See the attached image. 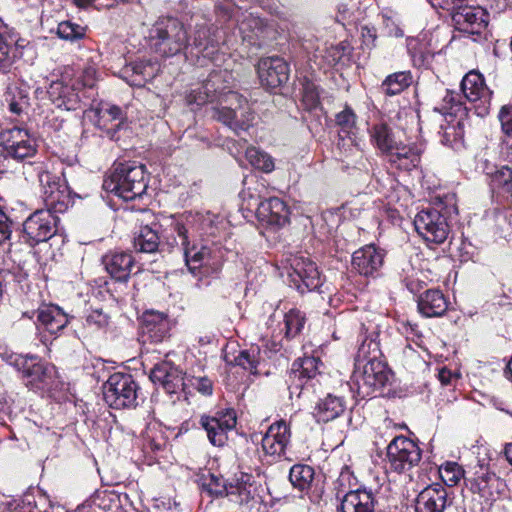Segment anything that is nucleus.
I'll use <instances>...</instances> for the list:
<instances>
[{"mask_svg":"<svg viewBox=\"0 0 512 512\" xmlns=\"http://www.w3.org/2000/svg\"><path fill=\"white\" fill-rule=\"evenodd\" d=\"M439 474L445 485L453 487L463 476L462 468L454 462H448L439 469Z\"/></svg>","mask_w":512,"mask_h":512,"instance_id":"6e6d98bb","label":"nucleus"},{"mask_svg":"<svg viewBox=\"0 0 512 512\" xmlns=\"http://www.w3.org/2000/svg\"><path fill=\"white\" fill-rule=\"evenodd\" d=\"M291 432L283 420L273 423L262 437L261 446L268 463L287 459L286 450L290 443Z\"/></svg>","mask_w":512,"mask_h":512,"instance_id":"dca6fc26","label":"nucleus"},{"mask_svg":"<svg viewBox=\"0 0 512 512\" xmlns=\"http://www.w3.org/2000/svg\"><path fill=\"white\" fill-rule=\"evenodd\" d=\"M55 214L58 213L48 208L37 210L24 221V239L29 245L45 242L57 232L59 219Z\"/></svg>","mask_w":512,"mask_h":512,"instance_id":"9b49d317","label":"nucleus"},{"mask_svg":"<svg viewBox=\"0 0 512 512\" xmlns=\"http://www.w3.org/2000/svg\"><path fill=\"white\" fill-rule=\"evenodd\" d=\"M150 379L155 384L161 385L168 393H176L185 390L186 374L170 362L155 364L150 372Z\"/></svg>","mask_w":512,"mask_h":512,"instance_id":"a878e982","label":"nucleus"},{"mask_svg":"<svg viewBox=\"0 0 512 512\" xmlns=\"http://www.w3.org/2000/svg\"><path fill=\"white\" fill-rule=\"evenodd\" d=\"M418 310L425 317H440L448 309V301L444 294L437 289L427 290L418 301Z\"/></svg>","mask_w":512,"mask_h":512,"instance_id":"473e14b6","label":"nucleus"},{"mask_svg":"<svg viewBox=\"0 0 512 512\" xmlns=\"http://www.w3.org/2000/svg\"><path fill=\"white\" fill-rule=\"evenodd\" d=\"M386 466L392 472L403 474L421 460V450L411 439L396 436L386 448Z\"/></svg>","mask_w":512,"mask_h":512,"instance_id":"6e6552de","label":"nucleus"},{"mask_svg":"<svg viewBox=\"0 0 512 512\" xmlns=\"http://www.w3.org/2000/svg\"><path fill=\"white\" fill-rule=\"evenodd\" d=\"M24 315H27L29 318L36 317L39 325L51 334L58 333L69 322L68 316L56 305H45L36 311H32L31 315H28L27 312Z\"/></svg>","mask_w":512,"mask_h":512,"instance_id":"c756f323","label":"nucleus"},{"mask_svg":"<svg viewBox=\"0 0 512 512\" xmlns=\"http://www.w3.org/2000/svg\"><path fill=\"white\" fill-rule=\"evenodd\" d=\"M246 158L256 169L269 173L274 169V162L270 155L255 147H249L246 150Z\"/></svg>","mask_w":512,"mask_h":512,"instance_id":"09e8293b","label":"nucleus"},{"mask_svg":"<svg viewBox=\"0 0 512 512\" xmlns=\"http://www.w3.org/2000/svg\"><path fill=\"white\" fill-rule=\"evenodd\" d=\"M225 359L227 362L234 363L252 374L258 373V366L263 360L260 347L257 345H252L248 349L240 350L233 359H230V357L226 355Z\"/></svg>","mask_w":512,"mask_h":512,"instance_id":"58836bf2","label":"nucleus"},{"mask_svg":"<svg viewBox=\"0 0 512 512\" xmlns=\"http://www.w3.org/2000/svg\"><path fill=\"white\" fill-rule=\"evenodd\" d=\"M491 181L495 188L502 189L507 193L511 192L512 169L508 166H501L491 173Z\"/></svg>","mask_w":512,"mask_h":512,"instance_id":"5fc2aeb1","label":"nucleus"},{"mask_svg":"<svg viewBox=\"0 0 512 512\" xmlns=\"http://www.w3.org/2000/svg\"><path fill=\"white\" fill-rule=\"evenodd\" d=\"M192 226L175 223L174 232L179 240L178 244L183 249L185 265L188 271L198 280L209 274L210 267L214 272L220 269V261L213 251L207 246L200 248L194 243Z\"/></svg>","mask_w":512,"mask_h":512,"instance_id":"7ed1b4c3","label":"nucleus"},{"mask_svg":"<svg viewBox=\"0 0 512 512\" xmlns=\"http://www.w3.org/2000/svg\"><path fill=\"white\" fill-rule=\"evenodd\" d=\"M376 499L371 489L357 488L347 492L341 501L342 512H374Z\"/></svg>","mask_w":512,"mask_h":512,"instance_id":"7c9ffc66","label":"nucleus"},{"mask_svg":"<svg viewBox=\"0 0 512 512\" xmlns=\"http://www.w3.org/2000/svg\"><path fill=\"white\" fill-rule=\"evenodd\" d=\"M221 38V31L218 28L197 24L189 48L196 50L203 58L217 62Z\"/></svg>","mask_w":512,"mask_h":512,"instance_id":"412c9836","label":"nucleus"},{"mask_svg":"<svg viewBox=\"0 0 512 512\" xmlns=\"http://www.w3.org/2000/svg\"><path fill=\"white\" fill-rule=\"evenodd\" d=\"M442 109L449 115L462 116L464 110L462 95L456 91L447 90L443 97Z\"/></svg>","mask_w":512,"mask_h":512,"instance_id":"864d4df0","label":"nucleus"},{"mask_svg":"<svg viewBox=\"0 0 512 512\" xmlns=\"http://www.w3.org/2000/svg\"><path fill=\"white\" fill-rule=\"evenodd\" d=\"M302 48L310 62L318 69H327L335 66L345 55V46L340 43L327 46L318 39L309 38L302 42Z\"/></svg>","mask_w":512,"mask_h":512,"instance_id":"6ab92c4d","label":"nucleus"},{"mask_svg":"<svg viewBox=\"0 0 512 512\" xmlns=\"http://www.w3.org/2000/svg\"><path fill=\"white\" fill-rule=\"evenodd\" d=\"M370 138L373 145L386 156L392 149H395L397 141L395 140L392 129L384 123L376 124L370 129Z\"/></svg>","mask_w":512,"mask_h":512,"instance_id":"ea45409f","label":"nucleus"},{"mask_svg":"<svg viewBox=\"0 0 512 512\" xmlns=\"http://www.w3.org/2000/svg\"><path fill=\"white\" fill-rule=\"evenodd\" d=\"M98 78V71L96 67L93 65H87L82 70L78 83H81L85 88H94Z\"/></svg>","mask_w":512,"mask_h":512,"instance_id":"e2e57ef3","label":"nucleus"},{"mask_svg":"<svg viewBox=\"0 0 512 512\" xmlns=\"http://www.w3.org/2000/svg\"><path fill=\"white\" fill-rule=\"evenodd\" d=\"M12 221L0 209V244L10 239L12 233Z\"/></svg>","mask_w":512,"mask_h":512,"instance_id":"338daca9","label":"nucleus"},{"mask_svg":"<svg viewBox=\"0 0 512 512\" xmlns=\"http://www.w3.org/2000/svg\"><path fill=\"white\" fill-rule=\"evenodd\" d=\"M249 479L248 475H243L241 482H237L235 485L229 484L224 486L226 496L240 505L249 503L254 498V494L251 491L252 485L248 484Z\"/></svg>","mask_w":512,"mask_h":512,"instance_id":"c03bdc74","label":"nucleus"},{"mask_svg":"<svg viewBox=\"0 0 512 512\" xmlns=\"http://www.w3.org/2000/svg\"><path fill=\"white\" fill-rule=\"evenodd\" d=\"M358 10V2L341 3L338 5V17L340 21L354 20V14Z\"/></svg>","mask_w":512,"mask_h":512,"instance_id":"69168bd1","label":"nucleus"},{"mask_svg":"<svg viewBox=\"0 0 512 512\" xmlns=\"http://www.w3.org/2000/svg\"><path fill=\"white\" fill-rule=\"evenodd\" d=\"M414 226L418 234L427 242L443 243L449 234L447 219L436 209H425L417 213Z\"/></svg>","mask_w":512,"mask_h":512,"instance_id":"2eb2a0df","label":"nucleus"},{"mask_svg":"<svg viewBox=\"0 0 512 512\" xmlns=\"http://www.w3.org/2000/svg\"><path fill=\"white\" fill-rule=\"evenodd\" d=\"M320 360L315 357H304L293 362L288 379L290 396L300 397L302 391L309 386L319 375Z\"/></svg>","mask_w":512,"mask_h":512,"instance_id":"a211bd4d","label":"nucleus"},{"mask_svg":"<svg viewBox=\"0 0 512 512\" xmlns=\"http://www.w3.org/2000/svg\"><path fill=\"white\" fill-rule=\"evenodd\" d=\"M212 117L236 134L247 131L253 124L254 113L249 102L238 92L227 90L219 106L213 108Z\"/></svg>","mask_w":512,"mask_h":512,"instance_id":"20e7f679","label":"nucleus"},{"mask_svg":"<svg viewBox=\"0 0 512 512\" xmlns=\"http://www.w3.org/2000/svg\"><path fill=\"white\" fill-rule=\"evenodd\" d=\"M314 469L306 464L293 465L289 472L291 484L298 490L308 491L314 479Z\"/></svg>","mask_w":512,"mask_h":512,"instance_id":"37998d69","label":"nucleus"},{"mask_svg":"<svg viewBox=\"0 0 512 512\" xmlns=\"http://www.w3.org/2000/svg\"><path fill=\"white\" fill-rule=\"evenodd\" d=\"M230 78L227 70L213 71L201 85L190 91L187 95L188 104L202 106L215 101L220 104L223 93L229 89Z\"/></svg>","mask_w":512,"mask_h":512,"instance_id":"ddd939ff","label":"nucleus"},{"mask_svg":"<svg viewBox=\"0 0 512 512\" xmlns=\"http://www.w3.org/2000/svg\"><path fill=\"white\" fill-rule=\"evenodd\" d=\"M385 252L375 245H366L352 255V268L363 276L376 275L384 264Z\"/></svg>","mask_w":512,"mask_h":512,"instance_id":"5701e85b","label":"nucleus"},{"mask_svg":"<svg viewBox=\"0 0 512 512\" xmlns=\"http://www.w3.org/2000/svg\"><path fill=\"white\" fill-rule=\"evenodd\" d=\"M500 484V478L483 465H479L474 473L472 489L474 492L485 496L490 493L491 488Z\"/></svg>","mask_w":512,"mask_h":512,"instance_id":"79ce46f5","label":"nucleus"},{"mask_svg":"<svg viewBox=\"0 0 512 512\" xmlns=\"http://www.w3.org/2000/svg\"><path fill=\"white\" fill-rule=\"evenodd\" d=\"M199 423L206 431L209 442L222 447L228 440V432L236 426V414L233 410L218 411L213 416L202 415Z\"/></svg>","mask_w":512,"mask_h":512,"instance_id":"f3484780","label":"nucleus"},{"mask_svg":"<svg viewBox=\"0 0 512 512\" xmlns=\"http://www.w3.org/2000/svg\"><path fill=\"white\" fill-rule=\"evenodd\" d=\"M148 43L159 55L171 57L189 48V34L179 19L163 17L149 29Z\"/></svg>","mask_w":512,"mask_h":512,"instance_id":"f257e3e1","label":"nucleus"},{"mask_svg":"<svg viewBox=\"0 0 512 512\" xmlns=\"http://www.w3.org/2000/svg\"><path fill=\"white\" fill-rule=\"evenodd\" d=\"M302 103L307 110H313L320 104L317 85L306 77L302 81Z\"/></svg>","mask_w":512,"mask_h":512,"instance_id":"603ef678","label":"nucleus"},{"mask_svg":"<svg viewBox=\"0 0 512 512\" xmlns=\"http://www.w3.org/2000/svg\"><path fill=\"white\" fill-rule=\"evenodd\" d=\"M434 53L422 46L415 48L412 53V59L415 66L429 67L433 61Z\"/></svg>","mask_w":512,"mask_h":512,"instance_id":"680f3d73","label":"nucleus"},{"mask_svg":"<svg viewBox=\"0 0 512 512\" xmlns=\"http://www.w3.org/2000/svg\"><path fill=\"white\" fill-rule=\"evenodd\" d=\"M502 131L512 137V105L503 106L498 114Z\"/></svg>","mask_w":512,"mask_h":512,"instance_id":"0e129e2a","label":"nucleus"},{"mask_svg":"<svg viewBox=\"0 0 512 512\" xmlns=\"http://www.w3.org/2000/svg\"><path fill=\"white\" fill-rule=\"evenodd\" d=\"M13 41L0 33V68L10 66L16 58Z\"/></svg>","mask_w":512,"mask_h":512,"instance_id":"bf43d9fd","label":"nucleus"},{"mask_svg":"<svg viewBox=\"0 0 512 512\" xmlns=\"http://www.w3.org/2000/svg\"><path fill=\"white\" fill-rule=\"evenodd\" d=\"M257 70L261 84L267 88L280 87L289 78L288 64L277 56L261 59Z\"/></svg>","mask_w":512,"mask_h":512,"instance_id":"393cba45","label":"nucleus"},{"mask_svg":"<svg viewBox=\"0 0 512 512\" xmlns=\"http://www.w3.org/2000/svg\"><path fill=\"white\" fill-rule=\"evenodd\" d=\"M57 35L66 41H77L85 37L86 27L71 21H62L57 26Z\"/></svg>","mask_w":512,"mask_h":512,"instance_id":"8fccbe9b","label":"nucleus"},{"mask_svg":"<svg viewBox=\"0 0 512 512\" xmlns=\"http://www.w3.org/2000/svg\"><path fill=\"white\" fill-rule=\"evenodd\" d=\"M110 317L102 309L92 310L85 318V328L91 332H105L109 326Z\"/></svg>","mask_w":512,"mask_h":512,"instance_id":"3c124183","label":"nucleus"},{"mask_svg":"<svg viewBox=\"0 0 512 512\" xmlns=\"http://www.w3.org/2000/svg\"><path fill=\"white\" fill-rule=\"evenodd\" d=\"M97 126L103 129L113 138L123 123L125 115L120 107L110 104H102L96 110Z\"/></svg>","mask_w":512,"mask_h":512,"instance_id":"c9c22d12","label":"nucleus"},{"mask_svg":"<svg viewBox=\"0 0 512 512\" xmlns=\"http://www.w3.org/2000/svg\"><path fill=\"white\" fill-rule=\"evenodd\" d=\"M190 388L204 396H209L213 392V383L206 376L186 375L185 390Z\"/></svg>","mask_w":512,"mask_h":512,"instance_id":"13d9d810","label":"nucleus"},{"mask_svg":"<svg viewBox=\"0 0 512 512\" xmlns=\"http://www.w3.org/2000/svg\"><path fill=\"white\" fill-rule=\"evenodd\" d=\"M433 7H438L444 10H458L462 7L465 0H428Z\"/></svg>","mask_w":512,"mask_h":512,"instance_id":"774afa93","label":"nucleus"},{"mask_svg":"<svg viewBox=\"0 0 512 512\" xmlns=\"http://www.w3.org/2000/svg\"><path fill=\"white\" fill-rule=\"evenodd\" d=\"M102 263L111 278L119 282H126L130 277L134 259L127 252L113 251L103 256Z\"/></svg>","mask_w":512,"mask_h":512,"instance_id":"c85d7f7f","label":"nucleus"},{"mask_svg":"<svg viewBox=\"0 0 512 512\" xmlns=\"http://www.w3.org/2000/svg\"><path fill=\"white\" fill-rule=\"evenodd\" d=\"M288 278L290 286L300 293L313 291L322 285V276L316 263L310 257L295 255L289 259Z\"/></svg>","mask_w":512,"mask_h":512,"instance_id":"1a4fd4ad","label":"nucleus"},{"mask_svg":"<svg viewBox=\"0 0 512 512\" xmlns=\"http://www.w3.org/2000/svg\"><path fill=\"white\" fill-rule=\"evenodd\" d=\"M9 111L17 116L27 112L29 97L26 91L18 87H10L5 96Z\"/></svg>","mask_w":512,"mask_h":512,"instance_id":"a18cd8bd","label":"nucleus"},{"mask_svg":"<svg viewBox=\"0 0 512 512\" xmlns=\"http://www.w3.org/2000/svg\"><path fill=\"white\" fill-rule=\"evenodd\" d=\"M454 123H448L445 127L442 126L443 134L441 143L444 145L452 146L453 143L463 138V126L461 119H454Z\"/></svg>","mask_w":512,"mask_h":512,"instance_id":"4d7b16f0","label":"nucleus"},{"mask_svg":"<svg viewBox=\"0 0 512 512\" xmlns=\"http://www.w3.org/2000/svg\"><path fill=\"white\" fill-rule=\"evenodd\" d=\"M448 503L447 489L438 483L424 488L415 501L416 512H444Z\"/></svg>","mask_w":512,"mask_h":512,"instance_id":"bb28decb","label":"nucleus"},{"mask_svg":"<svg viewBox=\"0 0 512 512\" xmlns=\"http://www.w3.org/2000/svg\"><path fill=\"white\" fill-rule=\"evenodd\" d=\"M139 386L132 375L114 373L103 385L105 402L114 409L135 408L138 405Z\"/></svg>","mask_w":512,"mask_h":512,"instance_id":"423d86ee","label":"nucleus"},{"mask_svg":"<svg viewBox=\"0 0 512 512\" xmlns=\"http://www.w3.org/2000/svg\"><path fill=\"white\" fill-rule=\"evenodd\" d=\"M158 224L153 226L145 225L135 232L133 246L136 251L142 253H155L160 245Z\"/></svg>","mask_w":512,"mask_h":512,"instance_id":"e433bc0d","label":"nucleus"},{"mask_svg":"<svg viewBox=\"0 0 512 512\" xmlns=\"http://www.w3.org/2000/svg\"><path fill=\"white\" fill-rule=\"evenodd\" d=\"M421 151L410 145L397 143L395 149L387 155L388 161L391 165L401 170H411L418 166L420 162Z\"/></svg>","mask_w":512,"mask_h":512,"instance_id":"72a5a7b5","label":"nucleus"},{"mask_svg":"<svg viewBox=\"0 0 512 512\" xmlns=\"http://www.w3.org/2000/svg\"><path fill=\"white\" fill-rule=\"evenodd\" d=\"M0 145L7 157L18 161L33 157L37 151L36 140L29 131L17 126L0 133Z\"/></svg>","mask_w":512,"mask_h":512,"instance_id":"f8f14e48","label":"nucleus"},{"mask_svg":"<svg viewBox=\"0 0 512 512\" xmlns=\"http://www.w3.org/2000/svg\"><path fill=\"white\" fill-rule=\"evenodd\" d=\"M143 342H162L169 335L170 321L166 314L158 311H147L142 317Z\"/></svg>","mask_w":512,"mask_h":512,"instance_id":"cd10ccee","label":"nucleus"},{"mask_svg":"<svg viewBox=\"0 0 512 512\" xmlns=\"http://www.w3.org/2000/svg\"><path fill=\"white\" fill-rule=\"evenodd\" d=\"M365 337L362 340L356 357L355 364H364L367 361L379 360V356L381 355L380 345L377 339L379 338V331L377 326H368L365 327Z\"/></svg>","mask_w":512,"mask_h":512,"instance_id":"f704fd0d","label":"nucleus"},{"mask_svg":"<svg viewBox=\"0 0 512 512\" xmlns=\"http://www.w3.org/2000/svg\"><path fill=\"white\" fill-rule=\"evenodd\" d=\"M22 373L25 385L34 391H50L57 387V371L54 365L41 362L34 355H16L12 361Z\"/></svg>","mask_w":512,"mask_h":512,"instance_id":"39448f33","label":"nucleus"},{"mask_svg":"<svg viewBox=\"0 0 512 512\" xmlns=\"http://www.w3.org/2000/svg\"><path fill=\"white\" fill-rule=\"evenodd\" d=\"M389 379L390 371L387 366L380 360H374L364 364H355L351 383L352 388L356 389L357 395L366 398L383 388Z\"/></svg>","mask_w":512,"mask_h":512,"instance_id":"0eeeda50","label":"nucleus"},{"mask_svg":"<svg viewBox=\"0 0 512 512\" xmlns=\"http://www.w3.org/2000/svg\"><path fill=\"white\" fill-rule=\"evenodd\" d=\"M413 82L410 71H400L388 75L382 82L380 89L387 96H395L402 93Z\"/></svg>","mask_w":512,"mask_h":512,"instance_id":"a19ab883","label":"nucleus"},{"mask_svg":"<svg viewBox=\"0 0 512 512\" xmlns=\"http://www.w3.org/2000/svg\"><path fill=\"white\" fill-rule=\"evenodd\" d=\"M38 178L46 208L57 213H64L72 202L67 184L61 177L48 171L39 172Z\"/></svg>","mask_w":512,"mask_h":512,"instance_id":"9d476101","label":"nucleus"},{"mask_svg":"<svg viewBox=\"0 0 512 512\" xmlns=\"http://www.w3.org/2000/svg\"><path fill=\"white\" fill-rule=\"evenodd\" d=\"M452 21L459 32L480 36L487 29L489 14L479 6H462L454 11Z\"/></svg>","mask_w":512,"mask_h":512,"instance_id":"aec40b11","label":"nucleus"},{"mask_svg":"<svg viewBox=\"0 0 512 512\" xmlns=\"http://www.w3.org/2000/svg\"><path fill=\"white\" fill-rule=\"evenodd\" d=\"M345 410L344 401L336 396L328 395L318 402L314 409V417L318 422H329L339 417Z\"/></svg>","mask_w":512,"mask_h":512,"instance_id":"4c0bfd02","label":"nucleus"},{"mask_svg":"<svg viewBox=\"0 0 512 512\" xmlns=\"http://www.w3.org/2000/svg\"><path fill=\"white\" fill-rule=\"evenodd\" d=\"M47 93L51 102L59 109L76 111L85 106L75 83H69L64 78L52 81Z\"/></svg>","mask_w":512,"mask_h":512,"instance_id":"4be33fe9","label":"nucleus"},{"mask_svg":"<svg viewBox=\"0 0 512 512\" xmlns=\"http://www.w3.org/2000/svg\"><path fill=\"white\" fill-rule=\"evenodd\" d=\"M248 207H255L258 221L271 229H279L288 223V207L278 197L261 200L260 197L250 195Z\"/></svg>","mask_w":512,"mask_h":512,"instance_id":"4468645a","label":"nucleus"},{"mask_svg":"<svg viewBox=\"0 0 512 512\" xmlns=\"http://www.w3.org/2000/svg\"><path fill=\"white\" fill-rule=\"evenodd\" d=\"M306 322L305 314L293 308L284 315L285 337L291 339L302 331Z\"/></svg>","mask_w":512,"mask_h":512,"instance_id":"de8ad7c7","label":"nucleus"},{"mask_svg":"<svg viewBox=\"0 0 512 512\" xmlns=\"http://www.w3.org/2000/svg\"><path fill=\"white\" fill-rule=\"evenodd\" d=\"M156 68L149 61L131 62L121 70L122 78L131 86L142 87L146 82L153 79Z\"/></svg>","mask_w":512,"mask_h":512,"instance_id":"2f4dec72","label":"nucleus"},{"mask_svg":"<svg viewBox=\"0 0 512 512\" xmlns=\"http://www.w3.org/2000/svg\"><path fill=\"white\" fill-rule=\"evenodd\" d=\"M461 91L463 97L470 102H479L482 112H487L492 92L486 86L482 74L475 70L468 72L461 81Z\"/></svg>","mask_w":512,"mask_h":512,"instance_id":"b1692460","label":"nucleus"},{"mask_svg":"<svg viewBox=\"0 0 512 512\" xmlns=\"http://www.w3.org/2000/svg\"><path fill=\"white\" fill-rule=\"evenodd\" d=\"M148 187L145 166L135 162L119 163L104 179L103 188L124 201L142 196Z\"/></svg>","mask_w":512,"mask_h":512,"instance_id":"f03ea898","label":"nucleus"},{"mask_svg":"<svg viewBox=\"0 0 512 512\" xmlns=\"http://www.w3.org/2000/svg\"><path fill=\"white\" fill-rule=\"evenodd\" d=\"M335 121L343 132L349 134L355 127L356 115L349 106H345L341 112L336 114Z\"/></svg>","mask_w":512,"mask_h":512,"instance_id":"052dcab7","label":"nucleus"},{"mask_svg":"<svg viewBox=\"0 0 512 512\" xmlns=\"http://www.w3.org/2000/svg\"><path fill=\"white\" fill-rule=\"evenodd\" d=\"M239 31L244 40L256 43L254 40L260 38L264 31L263 20L249 14L239 23Z\"/></svg>","mask_w":512,"mask_h":512,"instance_id":"49530a36","label":"nucleus"}]
</instances>
